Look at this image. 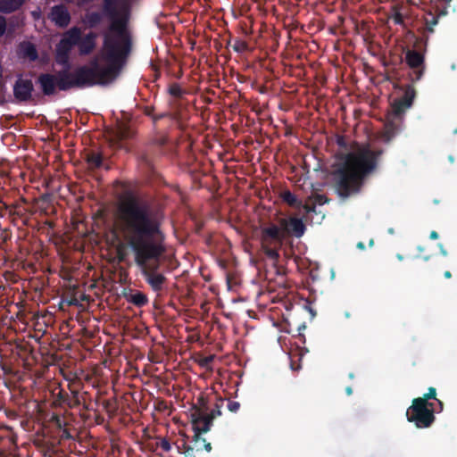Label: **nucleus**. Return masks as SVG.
<instances>
[{"mask_svg":"<svg viewBox=\"0 0 457 457\" xmlns=\"http://www.w3.org/2000/svg\"><path fill=\"white\" fill-rule=\"evenodd\" d=\"M102 10L110 21L100 54L106 65L101 66L98 60L94 59L89 65L79 66L72 71L62 69L55 73H40L37 83L45 96H54L57 90L106 85L118 76L132 46L128 31L129 12L126 8L119 9L118 0H103Z\"/></svg>","mask_w":457,"mask_h":457,"instance_id":"nucleus-1","label":"nucleus"},{"mask_svg":"<svg viewBox=\"0 0 457 457\" xmlns=\"http://www.w3.org/2000/svg\"><path fill=\"white\" fill-rule=\"evenodd\" d=\"M115 217L116 230L132 250L145 281L159 294L168 279L158 271L160 258L166 252L158 212L147 200L128 195L119 203Z\"/></svg>","mask_w":457,"mask_h":457,"instance_id":"nucleus-2","label":"nucleus"},{"mask_svg":"<svg viewBox=\"0 0 457 457\" xmlns=\"http://www.w3.org/2000/svg\"><path fill=\"white\" fill-rule=\"evenodd\" d=\"M381 150L361 149L344 155V161L333 172L337 193L342 198L358 194L366 177L377 167Z\"/></svg>","mask_w":457,"mask_h":457,"instance_id":"nucleus-3","label":"nucleus"},{"mask_svg":"<svg viewBox=\"0 0 457 457\" xmlns=\"http://www.w3.org/2000/svg\"><path fill=\"white\" fill-rule=\"evenodd\" d=\"M386 80L392 81L393 87L402 92V95L395 97L391 104L386 123V136L388 139L393 137L401 128L403 115L409 110L417 96V91L413 83L400 84L398 70L394 68L388 71Z\"/></svg>","mask_w":457,"mask_h":457,"instance_id":"nucleus-4","label":"nucleus"},{"mask_svg":"<svg viewBox=\"0 0 457 457\" xmlns=\"http://www.w3.org/2000/svg\"><path fill=\"white\" fill-rule=\"evenodd\" d=\"M436 411V408L420 402L419 399H413L406 411V419L418 428H428L435 422Z\"/></svg>","mask_w":457,"mask_h":457,"instance_id":"nucleus-5","label":"nucleus"},{"mask_svg":"<svg viewBox=\"0 0 457 457\" xmlns=\"http://www.w3.org/2000/svg\"><path fill=\"white\" fill-rule=\"evenodd\" d=\"M193 430L195 432V435L193 436V445H187V443H183V448H184V453L186 456H194V452H201L203 450H205L206 452H211L212 450V445L209 442H206L205 438L202 437L203 433L208 432L209 429V423L208 421H204L203 425L201 424H195L192 423Z\"/></svg>","mask_w":457,"mask_h":457,"instance_id":"nucleus-6","label":"nucleus"},{"mask_svg":"<svg viewBox=\"0 0 457 457\" xmlns=\"http://www.w3.org/2000/svg\"><path fill=\"white\" fill-rule=\"evenodd\" d=\"M405 62L411 70L408 73L410 81L415 83L420 80L426 69L424 54L416 50H407Z\"/></svg>","mask_w":457,"mask_h":457,"instance_id":"nucleus-7","label":"nucleus"},{"mask_svg":"<svg viewBox=\"0 0 457 457\" xmlns=\"http://www.w3.org/2000/svg\"><path fill=\"white\" fill-rule=\"evenodd\" d=\"M285 238L283 228L275 224L262 228L261 241L262 245H274L280 246Z\"/></svg>","mask_w":457,"mask_h":457,"instance_id":"nucleus-8","label":"nucleus"},{"mask_svg":"<svg viewBox=\"0 0 457 457\" xmlns=\"http://www.w3.org/2000/svg\"><path fill=\"white\" fill-rule=\"evenodd\" d=\"M219 402H220V403H217L215 404V408L213 410H212L210 413H207L206 411H204L200 408H195L190 414L191 422L195 423V424L198 423V424L203 425L204 421H206V422L208 421L209 429H211V427L212 425V420L216 417L221 415L220 408L223 404V400L220 399Z\"/></svg>","mask_w":457,"mask_h":457,"instance_id":"nucleus-9","label":"nucleus"},{"mask_svg":"<svg viewBox=\"0 0 457 457\" xmlns=\"http://www.w3.org/2000/svg\"><path fill=\"white\" fill-rule=\"evenodd\" d=\"M34 86L31 79L19 78L13 86V96L19 102H28L32 97Z\"/></svg>","mask_w":457,"mask_h":457,"instance_id":"nucleus-10","label":"nucleus"},{"mask_svg":"<svg viewBox=\"0 0 457 457\" xmlns=\"http://www.w3.org/2000/svg\"><path fill=\"white\" fill-rule=\"evenodd\" d=\"M49 19L59 28L68 27L71 17L68 8L64 4H56L51 8Z\"/></svg>","mask_w":457,"mask_h":457,"instance_id":"nucleus-11","label":"nucleus"},{"mask_svg":"<svg viewBox=\"0 0 457 457\" xmlns=\"http://www.w3.org/2000/svg\"><path fill=\"white\" fill-rule=\"evenodd\" d=\"M280 226L285 231V236L287 234H292L296 237H300L304 234L305 231V226L303 220L295 217H291L288 220L281 219Z\"/></svg>","mask_w":457,"mask_h":457,"instance_id":"nucleus-12","label":"nucleus"},{"mask_svg":"<svg viewBox=\"0 0 457 457\" xmlns=\"http://www.w3.org/2000/svg\"><path fill=\"white\" fill-rule=\"evenodd\" d=\"M54 405L55 407H67L69 409L77 408V402L75 399H72L71 395L62 388H59L57 393L54 392Z\"/></svg>","mask_w":457,"mask_h":457,"instance_id":"nucleus-13","label":"nucleus"},{"mask_svg":"<svg viewBox=\"0 0 457 457\" xmlns=\"http://www.w3.org/2000/svg\"><path fill=\"white\" fill-rule=\"evenodd\" d=\"M17 52L21 58L29 59L31 62H35L38 58L36 46L29 41L20 43Z\"/></svg>","mask_w":457,"mask_h":457,"instance_id":"nucleus-14","label":"nucleus"},{"mask_svg":"<svg viewBox=\"0 0 457 457\" xmlns=\"http://www.w3.org/2000/svg\"><path fill=\"white\" fill-rule=\"evenodd\" d=\"M97 35L94 32H89L83 37H80L79 43L78 44L79 51L81 55H87L93 52L96 47V38Z\"/></svg>","mask_w":457,"mask_h":457,"instance_id":"nucleus-15","label":"nucleus"},{"mask_svg":"<svg viewBox=\"0 0 457 457\" xmlns=\"http://www.w3.org/2000/svg\"><path fill=\"white\" fill-rule=\"evenodd\" d=\"M329 199L325 195L315 194L308 198L303 209L307 214L317 213L316 205H323L328 203Z\"/></svg>","mask_w":457,"mask_h":457,"instance_id":"nucleus-16","label":"nucleus"},{"mask_svg":"<svg viewBox=\"0 0 457 457\" xmlns=\"http://www.w3.org/2000/svg\"><path fill=\"white\" fill-rule=\"evenodd\" d=\"M72 46L70 42H67L64 39H61L60 42L56 46V55L57 61L60 63H64L68 62L69 54L72 49Z\"/></svg>","mask_w":457,"mask_h":457,"instance_id":"nucleus-17","label":"nucleus"},{"mask_svg":"<svg viewBox=\"0 0 457 457\" xmlns=\"http://www.w3.org/2000/svg\"><path fill=\"white\" fill-rule=\"evenodd\" d=\"M104 18L106 17L103 10L88 12L85 15V23L88 28L94 29L99 26Z\"/></svg>","mask_w":457,"mask_h":457,"instance_id":"nucleus-18","label":"nucleus"},{"mask_svg":"<svg viewBox=\"0 0 457 457\" xmlns=\"http://www.w3.org/2000/svg\"><path fill=\"white\" fill-rule=\"evenodd\" d=\"M25 0H0V12L9 14L18 11Z\"/></svg>","mask_w":457,"mask_h":457,"instance_id":"nucleus-19","label":"nucleus"},{"mask_svg":"<svg viewBox=\"0 0 457 457\" xmlns=\"http://www.w3.org/2000/svg\"><path fill=\"white\" fill-rule=\"evenodd\" d=\"M280 197H281L282 201L284 203H286L287 204H288L290 207H293V208H301V207H303V208L304 204H303L302 201L299 200L296 197V195H294L289 190H285V191L281 192Z\"/></svg>","mask_w":457,"mask_h":457,"instance_id":"nucleus-20","label":"nucleus"},{"mask_svg":"<svg viewBox=\"0 0 457 457\" xmlns=\"http://www.w3.org/2000/svg\"><path fill=\"white\" fill-rule=\"evenodd\" d=\"M81 37V30L79 27H72L65 32L62 39L70 42L72 46H78Z\"/></svg>","mask_w":457,"mask_h":457,"instance_id":"nucleus-21","label":"nucleus"},{"mask_svg":"<svg viewBox=\"0 0 457 457\" xmlns=\"http://www.w3.org/2000/svg\"><path fill=\"white\" fill-rule=\"evenodd\" d=\"M128 302L133 303L137 307H143L147 304L148 298L145 294L137 291L134 294H130L127 296Z\"/></svg>","mask_w":457,"mask_h":457,"instance_id":"nucleus-22","label":"nucleus"},{"mask_svg":"<svg viewBox=\"0 0 457 457\" xmlns=\"http://www.w3.org/2000/svg\"><path fill=\"white\" fill-rule=\"evenodd\" d=\"M87 162L91 169L101 167L103 156L100 153L91 152L87 155Z\"/></svg>","mask_w":457,"mask_h":457,"instance_id":"nucleus-23","label":"nucleus"},{"mask_svg":"<svg viewBox=\"0 0 457 457\" xmlns=\"http://www.w3.org/2000/svg\"><path fill=\"white\" fill-rule=\"evenodd\" d=\"M50 421L54 425V427L62 430L64 428L70 427V421L67 420L65 416L59 415V414H53Z\"/></svg>","mask_w":457,"mask_h":457,"instance_id":"nucleus-24","label":"nucleus"},{"mask_svg":"<svg viewBox=\"0 0 457 457\" xmlns=\"http://www.w3.org/2000/svg\"><path fill=\"white\" fill-rule=\"evenodd\" d=\"M278 245H262V248L263 250L264 254L270 260L274 262H278L279 258V253L277 249Z\"/></svg>","mask_w":457,"mask_h":457,"instance_id":"nucleus-25","label":"nucleus"},{"mask_svg":"<svg viewBox=\"0 0 457 457\" xmlns=\"http://www.w3.org/2000/svg\"><path fill=\"white\" fill-rule=\"evenodd\" d=\"M169 94L178 99L183 97V96L187 93L185 89H183L179 83H171L168 88Z\"/></svg>","mask_w":457,"mask_h":457,"instance_id":"nucleus-26","label":"nucleus"},{"mask_svg":"<svg viewBox=\"0 0 457 457\" xmlns=\"http://www.w3.org/2000/svg\"><path fill=\"white\" fill-rule=\"evenodd\" d=\"M416 399H419L420 402H421L428 406L434 407V403H430L429 400L436 399V390L435 387L431 386L428 388V393L424 394L423 396H421V397H417Z\"/></svg>","mask_w":457,"mask_h":457,"instance_id":"nucleus-27","label":"nucleus"},{"mask_svg":"<svg viewBox=\"0 0 457 457\" xmlns=\"http://www.w3.org/2000/svg\"><path fill=\"white\" fill-rule=\"evenodd\" d=\"M232 49L237 53H244L248 49V44L240 38L234 39L233 43H229Z\"/></svg>","mask_w":457,"mask_h":457,"instance_id":"nucleus-28","label":"nucleus"},{"mask_svg":"<svg viewBox=\"0 0 457 457\" xmlns=\"http://www.w3.org/2000/svg\"><path fill=\"white\" fill-rule=\"evenodd\" d=\"M4 209L8 212V214L12 217H21L22 216V211L20 210V205L18 204H4Z\"/></svg>","mask_w":457,"mask_h":457,"instance_id":"nucleus-29","label":"nucleus"},{"mask_svg":"<svg viewBox=\"0 0 457 457\" xmlns=\"http://www.w3.org/2000/svg\"><path fill=\"white\" fill-rule=\"evenodd\" d=\"M138 159L141 164L145 165L147 169L151 170L153 168L152 160L146 153L139 154Z\"/></svg>","mask_w":457,"mask_h":457,"instance_id":"nucleus-30","label":"nucleus"},{"mask_svg":"<svg viewBox=\"0 0 457 457\" xmlns=\"http://www.w3.org/2000/svg\"><path fill=\"white\" fill-rule=\"evenodd\" d=\"M88 398H89V393L87 391L80 392L79 396L75 395V401L77 402V400H78V403H76L77 407L81 406V404H86V402H87Z\"/></svg>","mask_w":457,"mask_h":457,"instance_id":"nucleus-31","label":"nucleus"},{"mask_svg":"<svg viewBox=\"0 0 457 457\" xmlns=\"http://www.w3.org/2000/svg\"><path fill=\"white\" fill-rule=\"evenodd\" d=\"M59 437L61 441L74 439L69 427L60 430Z\"/></svg>","mask_w":457,"mask_h":457,"instance_id":"nucleus-32","label":"nucleus"},{"mask_svg":"<svg viewBox=\"0 0 457 457\" xmlns=\"http://www.w3.org/2000/svg\"><path fill=\"white\" fill-rule=\"evenodd\" d=\"M157 446L162 448L165 452H169L171 449V445L167 438H160V441L156 443Z\"/></svg>","mask_w":457,"mask_h":457,"instance_id":"nucleus-33","label":"nucleus"},{"mask_svg":"<svg viewBox=\"0 0 457 457\" xmlns=\"http://www.w3.org/2000/svg\"><path fill=\"white\" fill-rule=\"evenodd\" d=\"M118 137L120 140L126 139L130 137V130L129 128L123 126L119 128Z\"/></svg>","mask_w":457,"mask_h":457,"instance_id":"nucleus-34","label":"nucleus"},{"mask_svg":"<svg viewBox=\"0 0 457 457\" xmlns=\"http://www.w3.org/2000/svg\"><path fill=\"white\" fill-rule=\"evenodd\" d=\"M227 408L231 412H237L240 408V403L236 401L228 400L227 403Z\"/></svg>","mask_w":457,"mask_h":457,"instance_id":"nucleus-35","label":"nucleus"},{"mask_svg":"<svg viewBox=\"0 0 457 457\" xmlns=\"http://www.w3.org/2000/svg\"><path fill=\"white\" fill-rule=\"evenodd\" d=\"M391 18L395 24L401 25L403 23V16L398 10L395 11Z\"/></svg>","mask_w":457,"mask_h":457,"instance_id":"nucleus-36","label":"nucleus"},{"mask_svg":"<svg viewBox=\"0 0 457 457\" xmlns=\"http://www.w3.org/2000/svg\"><path fill=\"white\" fill-rule=\"evenodd\" d=\"M6 30V21L5 18L3 16H0V37H2Z\"/></svg>","mask_w":457,"mask_h":457,"instance_id":"nucleus-37","label":"nucleus"},{"mask_svg":"<svg viewBox=\"0 0 457 457\" xmlns=\"http://www.w3.org/2000/svg\"><path fill=\"white\" fill-rule=\"evenodd\" d=\"M68 387H69V390L71 391V394H70V395H71V398H72V399H75V395H76V396H79V395L80 391H79V388L74 387V386H73L72 385H71V384H69V385H68Z\"/></svg>","mask_w":457,"mask_h":457,"instance_id":"nucleus-38","label":"nucleus"},{"mask_svg":"<svg viewBox=\"0 0 457 457\" xmlns=\"http://www.w3.org/2000/svg\"><path fill=\"white\" fill-rule=\"evenodd\" d=\"M437 24V18L436 17H432L430 21H427V25L428 26V30L430 32H433V26L436 25Z\"/></svg>","mask_w":457,"mask_h":457,"instance_id":"nucleus-39","label":"nucleus"},{"mask_svg":"<svg viewBox=\"0 0 457 457\" xmlns=\"http://www.w3.org/2000/svg\"><path fill=\"white\" fill-rule=\"evenodd\" d=\"M337 144L340 147H343V148H346V147H347V144H346L345 138L343 136H338V137H337Z\"/></svg>","mask_w":457,"mask_h":457,"instance_id":"nucleus-40","label":"nucleus"},{"mask_svg":"<svg viewBox=\"0 0 457 457\" xmlns=\"http://www.w3.org/2000/svg\"><path fill=\"white\" fill-rule=\"evenodd\" d=\"M144 113L146 116H149V117H151L153 119L154 116V108L153 106H146L145 108Z\"/></svg>","mask_w":457,"mask_h":457,"instance_id":"nucleus-41","label":"nucleus"},{"mask_svg":"<svg viewBox=\"0 0 457 457\" xmlns=\"http://www.w3.org/2000/svg\"><path fill=\"white\" fill-rule=\"evenodd\" d=\"M290 367H291L292 370L297 371V370H299L301 369V364L300 363H295V361L291 357Z\"/></svg>","mask_w":457,"mask_h":457,"instance_id":"nucleus-42","label":"nucleus"},{"mask_svg":"<svg viewBox=\"0 0 457 457\" xmlns=\"http://www.w3.org/2000/svg\"><path fill=\"white\" fill-rule=\"evenodd\" d=\"M436 401L437 403V405L436 406L434 405V408L436 409V412H439L443 410L444 404H443V402L438 399H436Z\"/></svg>","mask_w":457,"mask_h":457,"instance_id":"nucleus-43","label":"nucleus"},{"mask_svg":"<svg viewBox=\"0 0 457 457\" xmlns=\"http://www.w3.org/2000/svg\"><path fill=\"white\" fill-rule=\"evenodd\" d=\"M167 115H168V114H167V113H165V112H163V113H160V114H158V115H154V118H153V120H154V122H156L157 120H161V119H162V118L166 117Z\"/></svg>","mask_w":457,"mask_h":457,"instance_id":"nucleus-44","label":"nucleus"},{"mask_svg":"<svg viewBox=\"0 0 457 457\" xmlns=\"http://www.w3.org/2000/svg\"><path fill=\"white\" fill-rule=\"evenodd\" d=\"M213 360V356H208V357H205L203 361L201 362L202 365H206L210 362H212Z\"/></svg>","mask_w":457,"mask_h":457,"instance_id":"nucleus-45","label":"nucleus"},{"mask_svg":"<svg viewBox=\"0 0 457 457\" xmlns=\"http://www.w3.org/2000/svg\"><path fill=\"white\" fill-rule=\"evenodd\" d=\"M438 237L439 236H438V233L436 231L433 230V231L430 232V235H429V238L430 239L435 240V239H437Z\"/></svg>","mask_w":457,"mask_h":457,"instance_id":"nucleus-46","label":"nucleus"},{"mask_svg":"<svg viewBox=\"0 0 457 457\" xmlns=\"http://www.w3.org/2000/svg\"><path fill=\"white\" fill-rule=\"evenodd\" d=\"M356 246H357V248H359L361 250H364L365 249V245H364L363 242H359Z\"/></svg>","mask_w":457,"mask_h":457,"instance_id":"nucleus-47","label":"nucleus"},{"mask_svg":"<svg viewBox=\"0 0 457 457\" xmlns=\"http://www.w3.org/2000/svg\"><path fill=\"white\" fill-rule=\"evenodd\" d=\"M444 277H445V278H452V273H451V271H449V270L445 271V273H444Z\"/></svg>","mask_w":457,"mask_h":457,"instance_id":"nucleus-48","label":"nucleus"},{"mask_svg":"<svg viewBox=\"0 0 457 457\" xmlns=\"http://www.w3.org/2000/svg\"><path fill=\"white\" fill-rule=\"evenodd\" d=\"M440 252L444 256L447 255V251L443 247L442 245H440Z\"/></svg>","mask_w":457,"mask_h":457,"instance_id":"nucleus-49","label":"nucleus"},{"mask_svg":"<svg viewBox=\"0 0 457 457\" xmlns=\"http://www.w3.org/2000/svg\"><path fill=\"white\" fill-rule=\"evenodd\" d=\"M345 392H346L347 395H351L353 394V389H352V387H351V386H347V387L345 388Z\"/></svg>","mask_w":457,"mask_h":457,"instance_id":"nucleus-50","label":"nucleus"},{"mask_svg":"<svg viewBox=\"0 0 457 457\" xmlns=\"http://www.w3.org/2000/svg\"><path fill=\"white\" fill-rule=\"evenodd\" d=\"M4 213H8V212L4 209V207L3 206L0 210V214L1 216H4Z\"/></svg>","mask_w":457,"mask_h":457,"instance_id":"nucleus-51","label":"nucleus"},{"mask_svg":"<svg viewBox=\"0 0 457 457\" xmlns=\"http://www.w3.org/2000/svg\"><path fill=\"white\" fill-rule=\"evenodd\" d=\"M77 303H78L77 299H72V300H71V301L69 302V304H70V305H77Z\"/></svg>","mask_w":457,"mask_h":457,"instance_id":"nucleus-52","label":"nucleus"},{"mask_svg":"<svg viewBox=\"0 0 457 457\" xmlns=\"http://www.w3.org/2000/svg\"><path fill=\"white\" fill-rule=\"evenodd\" d=\"M83 406V409L86 410V411H88L89 410V404L87 402H86V404H81Z\"/></svg>","mask_w":457,"mask_h":457,"instance_id":"nucleus-53","label":"nucleus"},{"mask_svg":"<svg viewBox=\"0 0 457 457\" xmlns=\"http://www.w3.org/2000/svg\"><path fill=\"white\" fill-rule=\"evenodd\" d=\"M324 219V215H322L320 218L317 219L316 222L320 223L321 220Z\"/></svg>","mask_w":457,"mask_h":457,"instance_id":"nucleus-54","label":"nucleus"},{"mask_svg":"<svg viewBox=\"0 0 457 457\" xmlns=\"http://www.w3.org/2000/svg\"><path fill=\"white\" fill-rule=\"evenodd\" d=\"M374 245V240L373 239H370V242H369V245L370 246H372Z\"/></svg>","mask_w":457,"mask_h":457,"instance_id":"nucleus-55","label":"nucleus"},{"mask_svg":"<svg viewBox=\"0 0 457 457\" xmlns=\"http://www.w3.org/2000/svg\"><path fill=\"white\" fill-rule=\"evenodd\" d=\"M349 377H350V378H353V373H350V374H349Z\"/></svg>","mask_w":457,"mask_h":457,"instance_id":"nucleus-56","label":"nucleus"},{"mask_svg":"<svg viewBox=\"0 0 457 457\" xmlns=\"http://www.w3.org/2000/svg\"><path fill=\"white\" fill-rule=\"evenodd\" d=\"M444 1H445V2H446V3H449V2H451L452 0H444Z\"/></svg>","mask_w":457,"mask_h":457,"instance_id":"nucleus-57","label":"nucleus"},{"mask_svg":"<svg viewBox=\"0 0 457 457\" xmlns=\"http://www.w3.org/2000/svg\"><path fill=\"white\" fill-rule=\"evenodd\" d=\"M0 104H2V101L0 100Z\"/></svg>","mask_w":457,"mask_h":457,"instance_id":"nucleus-58","label":"nucleus"}]
</instances>
